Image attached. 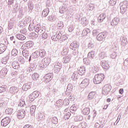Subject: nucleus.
Returning a JSON list of instances; mask_svg holds the SVG:
<instances>
[{"label":"nucleus","instance_id":"f257e3e1","mask_svg":"<svg viewBox=\"0 0 128 128\" xmlns=\"http://www.w3.org/2000/svg\"><path fill=\"white\" fill-rule=\"evenodd\" d=\"M105 78V75L104 74H95L94 78V82L95 84H100Z\"/></svg>","mask_w":128,"mask_h":128},{"label":"nucleus","instance_id":"f03ea898","mask_svg":"<svg viewBox=\"0 0 128 128\" xmlns=\"http://www.w3.org/2000/svg\"><path fill=\"white\" fill-rule=\"evenodd\" d=\"M50 59L44 58L42 60V62L38 65L40 68H46L47 66L50 64Z\"/></svg>","mask_w":128,"mask_h":128},{"label":"nucleus","instance_id":"7ed1b4c3","mask_svg":"<svg viewBox=\"0 0 128 128\" xmlns=\"http://www.w3.org/2000/svg\"><path fill=\"white\" fill-rule=\"evenodd\" d=\"M111 90L110 86L108 85L105 86L103 88L102 94L104 96L108 95Z\"/></svg>","mask_w":128,"mask_h":128},{"label":"nucleus","instance_id":"20e7f679","mask_svg":"<svg viewBox=\"0 0 128 128\" xmlns=\"http://www.w3.org/2000/svg\"><path fill=\"white\" fill-rule=\"evenodd\" d=\"M26 116V112L24 110H19L18 111L17 117L19 119H22Z\"/></svg>","mask_w":128,"mask_h":128},{"label":"nucleus","instance_id":"39448f33","mask_svg":"<svg viewBox=\"0 0 128 128\" xmlns=\"http://www.w3.org/2000/svg\"><path fill=\"white\" fill-rule=\"evenodd\" d=\"M120 10L122 12H126V10H128V2L126 1L124 2L121 4Z\"/></svg>","mask_w":128,"mask_h":128},{"label":"nucleus","instance_id":"423d86ee","mask_svg":"<svg viewBox=\"0 0 128 128\" xmlns=\"http://www.w3.org/2000/svg\"><path fill=\"white\" fill-rule=\"evenodd\" d=\"M10 122V120L8 117L4 118L1 121V125L3 126H6Z\"/></svg>","mask_w":128,"mask_h":128},{"label":"nucleus","instance_id":"0eeeda50","mask_svg":"<svg viewBox=\"0 0 128 128\" xmlns=\"http://www.w3.org/2000/svg\"><path fill=\"white\" fill-rule=\"evenodd\" d=\"M52 74L51 73L47 74L44 77L45 82L46 83L50 82L52 79Z\"/></svg>","mask_w":128,"mask_h":128},{"label":"nucleus","instance_id":"6e6552de","mask_svg":"<svg viewBox=\"0 0 128 128\" xmlns=\"http://www.w3.org/2000/svg\"><path fill=\"white\" fill-rule=\"evenodd\" d=\"M120 18H115L112 22H111V24L112 26H116L117 24H118L120 22Z\"/></svg>","mask_w":128,"mask_h":128},{"label":"nucleus","instance_id":"1a4fd4ad","mask_svg":"<svg viewBox=\"0 0 128 128\" xmlns=\"http://www.w3.org/2000/svg\"><path fill=\"white\" fill-rule=\"evenodd\" d=\"M104 38V33L100 32L97 35L96 40L98 41L103 40Z\"/></svg>","mask_w":128,"mask_h":128},{"label":"nucleus","instance_id":"9d476101","mask_svg":"<svg viewBox=\"0 0 128 128\" xmlns=\"http://www.w3.org/2000/svg\"><path fill=\"white\" fill-rule=\"evenodd\" d=\"M61 38V36L60 34L56 33L52 37V39L54 41H58Z\"/></svg>","mask_w":128,"mask_h":128},{"label":"nucleus","instance_id":"9b49d317","mask_svg":"<svg viewBox=\"0 0 128 128\" xmlns=\"http://www.w3.org/2000/svg\"><path fill=\"white\" fill-rule=\"evenodd\" d=\"M88 21L86 19V18L84 17L83 18H82V21H81V24L83 26H86L88 24Z\"/></svg>","mask_w":128,"mask_h":128},{"label":"nucleus","instance_id":"f8f14e48","mask_svg":"<svg viewBox=\"0 0 128 128\" xmlns=\"http://www.w3.org/2000/svg\"><path fill=\"white\" fill-rule=\"evenodd\" d=\"M6 50V46L3 44H0V54H2Z\"/></svg>","mask_w":128,"mask_h":128},{"label":"nucleus","instance_id":"ddd939ff","mask_svg":"<svg viewBox=\"0 0 128 128\" xmlns=\"http://www.w3.org/2000/svg\"><path fill=\"white\" fill-rule=\"evenodd\" d=\"M90 113V110L88 108H86L82 110V114L84 115H88Z\"/></svg>","mask_w":128,"mask_h":128},{"label":"nucleus","instance_id":"4468645a","mask_svg":"<svg viewBox=\"0 0 128 128\" xmlns=\"http://www.w3.org/2000/svg\"><path fill=\"white\" fill-rule=\"evenodd\" d=\"M64 114H65L64 116V119L65 120H68L71 114L70 112H68V110H65Z\"/></svg>","mask_w":128,"mask_h":128},{"label":"nucleus","instance_id":"2eb2a0df","mask_svg":"<svg viewBox=\"0 0 128 128\" xmlns=\"http://www.w3.org/2000/svg\"><path fill=\"white\" fill-rule=\"evenodd\" d=\"M88 84L89 80L88 79L84 80L81 83L82 86H84V88H86Z\"/></svg>","mask_w":128,"mask_h":128},{"label":"nucleus","instance_id":"dca6fc26","mask_svg":"<svg viewBox=\"0 0 128 128\" xmlns=\"http://www.w3.org/2000/svg\"><path fill=\"white\" fill-rule=\"evenodd\" d=\"M6 74H7L6 68H4L0 71V76L2 78H4V77L6 76Z\"/></svg>","mask_w":128,"mask_h":128},{"label":"nucleus","instance_id":"f3484780","mask_svg":"<svg viewBox=\"0 0 128 128\" xmlns=\"http://www.w3.org/2000/svg\"><path fill=\"white\" fill-rule=\"evenodd\" d=\"M96 92H90L88 95V98L90 100L94 99L96 97Z\"/></svg>","mask_w":128,"mask_h":128},{"label":"nucleus","instance_id":"a211bd4d","mask_svg":"<svg viewBox=\"0 0 128 128\" xmlns=\"http://www.w3.org/2000/svg\"><path fill=\"white\" fill-rule=\"evenodd\" d=\"M105 18H106L105 14H100V15L98 18V21L100 22H102L104 20Z\"/></svg>","mask_w":128,"mask_h":128},{"label":"nucleus","instance_id":"6ab92c4d","mask_svg":"<svg viewBox=\"0 0 128 128\" xmlns=\"http://www.w3.org/2000/svg\"><path fill=\"white\" fill-rule=\"evenodd\" d=\"M90 32V30L89 28H86L83 30L82 33V35L83 36H86Z\"/></svg>","mask_w":128,"mask_h":128},{"label":"nucleus","instance_id":"aec40b11","mask_svg":"<svg viewBox=\"0 0 128 128\" xmlns=\"http://www.w3.org/2000/svg\"><path fill=\"white\" fill-rule=\"evenodd\" d=\"M18 92V90L16 87L12 86L10 88V92L11 94H15L16 93Z\"/></svg>","mask_w":128,"mask_h":128},{"label":"nucleus","instance_id":"412c9836","mask_svg":"<svg viewBox=\"0 0 128 128\" xmlns=\"http://www.w3.org/2000/svg\"><path fill=\"white\" fill-rule=\"evenodd\" d=\"M13 68L15 70H18L19 68L20 65L18 62L14 61L12 64Z\"/></svg>","mask_w":128,"mask_h":128},{"label":"nucleus","instance_id":"4be33fe9","mask_svg":"<svg viewBox=\"0 0 128 128\" xmlns=\"http://www.w3.org/2000/svg\"><path fill=\"white\" fill-rule=\"evenodd\" d=\"M101 66L103 68L108 69V64L106 62L103 61L101 64Z\"/></svg>","mask_w":128,"mask_h":128},{"label":"nucleus","instance_id":"5701e85b","mask_svg":"<svg viewBox=\"0 0 128 128\" xmlns=\"http://www.w3.org/2000/svg\"><path fill=\"white\" fill-rule=\"evenodd\" d=\"M16 38L22 40H24L26 38V36H24V35H22V34H17Z\"/></svg>","mask_w":128,"mask_h":128},{"label":"nucleus","instance_id":"b1692460","mask_svg":"<svg viewBox=\"0 0 128 128\" xmlns=\"http://www.w3.org/2000/svg\"><path fill=\"white\" fill-rule=\"evenodd\" d=\"M39 78L38 74L34 72L32 75V78L34 80H37Z\"/></svg>","mask_w":128,"mask_h":128},{"label":"nucleus","instance_id":"393cba45","mask_svg":"<svg viewBox=\"0 0 128 128\" xmlns=\"http://www.w3.org/2000/svg\"><path fill=\"white\" fill-rule=\"evenodd\" d=\"M30 86L28 84H25L22 86V90L24 91H27L28 89L30 88Z\"/></svg>","mask_w":128,"mask_h":128},{"label":"nucleus","instance_id":"a878e982","mask_svg":"<svg viewBox=\"0 0 128 128\" xmlns=\"http://www.w3.org/2000/svg\"><path fill=\"white\" fill-rule=\"evenodd\" d=\"M36 106H30V112L32 114H34V112H36Z\"/></svg>","mask_w":128,"mask_h":128},{"label":"nucleus","instance_id":"bb28decb","mask_svg":"<svg viewBox=\"0 0 128 128\" xmlns=\"http://www.w3.org/2000/svg\"><path fill=\"white\" fill-rule=\"evenodd\" d=\"M86 72V68H80L79 69V72L78 74H80V75L82 76L83 74H84Z\"/></svg>","mask_w":128,"mask_h":128},{"label":"nucleus","instance_id":"cd10ccee","mask_svg":"<svg viewBox=\"0 0 128 128\" xmlns=\"http://www.w3.org/2000/svg\"><path fill=\"white\" fill-rule=\"evenodd\" d=\"M22 55L25 58H26L27 56H28V50L26 49H24L23 50H22Z\"/></svg>","mask_w":128,"mask_h":128},{"label":"nucleus","instance_id":"c85d7f7f","mask_svg":"<svg viewBox=\"0 0 128 128\" xmlns=\"http://www.w3.org/2000/svg\"><path fill=\"white\" fill-rule=\"evenodd\" d=\"M49 12V10L48 9L44 10L42 12V15L43 16L46 17L48 16Z\"/></svg>","mask_w":128,"mask_h":128},{"label":"nucleus","instance_id":"c756f323","mask_svg":"<svg viewBox=\"0 0 128 128\" xmlns=\"http://www.w3.org/2000/svg\"><path fill=\"white\" fill-rule=\"evenodd\" d=\"M18 50L16 48L13 49L12 50V55L13 56H16L18 55Z\"/></svg>","mask_w":128,"mask_h":128},{"label":"nucleus","instance_id":"7c9ffc66","mask_svg":"<svg viewBox=\"0 0 128 128\" xmlns=\"http://www.w3.org/2000/svg\"><path fill=\"white\" fill-rule=\"evenodd\" d=\"M46 116L44 114L40 113L38 114V118L40 120H44Z\"/></svg>","mask_w":128,"mask_h":128},{"label":"nucleus","instance_id":"2f4dec72","mask_svg":"<svg viewBox=\"0 0 128 128\" xmlns=\"http://www.w3.org/2000/svg\"><path fill=\"white\" fill-rule=\"evenodd\" d=\"M5 112L7 114H11L12 113V110L10 108H7L5 110Z\"/></svg>","mask_w":128,"mask_h":128},{"label":"nucleus","instance_id":"473e14b6","mask_svg":"<svg viewBox=\"0 0 128 128\" xmlns=\"http://www.w3.org/2000/svg\"><path fill=\"white\" fill-rule=\"evenodd\" d=\"M32 94L34 97L35 98H38L40 95V93L38 91H34L32 93Z\"/></svg>","mask_w":128,"mask_h":128},{"label":"nucleus","instance_id":"72a5a7b5","mask_svg":"<svg viewBox=\"0 0 128 128\" xmlns=\"http://www.w3.org/2000/svg\"><path fill=\"white\" fill-rule=\"evenodd\" d=\"M20 105L21 108H24V106H26V102L24 99H21L20 102Z\"/></svg>","mask_w":128,"mask_h":128},{"label":"nucleus","instance_id":"f704fd0d","mask_svg":"<svg viewBox=\"0 0 128 128\" xmlns=\"http://www.w3.org/2000/svg\"><path fill=\"white\" fill-rule=\"evenodd\" d=\"M6 90V86L5 85L2 86L0 87V93L4 92Z\"/></svg>","mask_w":128,"mask_h":128},{"label":"nucleus","instance_id":"c9c22d12","mask_svg":"<svg viewBox=\"0 0 128 128\" xmlns=\"http://www.w3.org/2000/svg\"><path fill=\"white\" fill-rule=\"evenodd\" d=\"M66 12V9L64 7H62L60 8L59 12L60 14H64Z\"/></svg>","mask_w":128,"mask_h":128},{"label":"nucleus","instance_id":"e433bc0d","mask_svg":"<svg viewBox=\"0 0 128 128\" xmlns=\"http://www.w3.org/2000/svg\"><path fill=\"white\" fill-rule=\"evenodd\" d=\"M35 99L36 98H34V95L32 94L29 95L30 102H33Z\"/></svg>","mask_w":128,"mask_h":128},{"label":"nucleus","instance_id":"4c0bfd02","mask_svg":"<svg viewBox=\"0 0 128 128\" xmlns=\"http://www.w3.org/2000/svg\"><path fill=\"white\" fill-rule=\"evenodd\" d=\"M117 0H110L109 3L111 6H114L116 4Z\"/></svg>","mask_w":128,"mask_h":128},{"label":"nucleus","instance_id":"58836bf2","mask_svg":"<svg viewBox=\"0 0 128 128\" xmlns=\"http://www.w3.org/2000/svg\"><path fill=\"white\" fill-rule=\"evenodd\" d=\"M70 46L72 50H76V49L77 48L78 44L76 43H72Z\"/></svg>","mask_w":128,"mask_h":128},{"label":"nucleus","instance_id":"ea45409f","mask_svg":"<svg viewBox=\"0 0 128 128\" xmlns=\"http://www.w3.org/2000/svg\"><path fill=\"white\" fill-rule=\"evenodd\" d=\"M70 61V58L68 57V56H66L64 58V62L65 64L68 63Z\"/></svg>","mask_w":128,"mask_h":128},{"label":"nucleus","instance_id":"a19ab883","mask_svg":"<svg viewBox=\"0 0 128 128\" xmlns=\"http://www.w3.org/2000/svg\"><path fill=\"white\" fill-rule=\"evenodd\" d=\"M52 122L54 124H56L58 122V118H56V117H53L52 120Z\"/></svg>","mask_w":128,"mask_h":128},{"label":"nucleus","instance_id":"79ce46f5","mask_svg":"<svg viewBox=\"0 0 128 128\" xmlns=\"http://www.w3.org/2000/svg\"><path fill=\"white\" fill-rule=\"evenodd\" d=\"M40 54H42V57H44L45 54H46V52H45V50H40Z\"/></svg>","mask_w":128,"mask_h":128},{"label":"nucleus","instance_id":"37998d69","mask_svg":"<svg viewBox=\"0 0 128 128\" xmlns=\"http://www.w3.org/2000/svg\"><path fill=\"white\" fill-rule=\"evenodd\" d=\"M70 103L69 100L68 99H65L63 102V104L65 106H68Z\"/></svg>","mask_w":128,"mask_h":128},{"label":"nucleus","instance_id":"c03bdc74","mask_svg":"<svg viewBox=\"0 0 128 128\" xmlns=\"http://www.w3.org/2000/svg\"><path fill=\"white\" fill-rule=\"evenodd\" d=\"M32 44L31 42H28L26 44V46H27L28 48H32Z\"/></svg>","mask_w":128,"mask_h":128},{"label":"nucleus","instance_id":"a18cd8bd","mask_svg":"<svg viewBox=\"0 0 128 128\" xmlns=\"http://www.w3.org/2000/svg\"><path fill=\"white\" fill-rule=\"evenodd\" d=\"M14 2V0H8V6H10L11 4H12Z\"/></svg>","mask_w":128,"mask_h":128},{"label":"nucleus","instance_id":"49530a36","mask_svg":"<svg viewBox=\"0 0 128 128\" xmlns=\"http://www.w3.org/2000/svg\"><path fill=\"white\" fill-rule=\"evenodd\" d=\"M118 92L120 94H123L124 93V90L123 88H120L118 91Z\"/></svg>","mask_w":128,"mask_h":128},{"label":"nucleus","instance_id":"de8ad7c7","mask_svg":"<svg viewBox=\"0 0 128 128\" xmlns=\"http://www.w3.org/2000/svg\"><path fill=\"white\" fill-rule=\"evenodd\" d=\"M23 128H33L32 126H30V124H26L25 125Z\"/></svg>","mask_w":128,"mask_h":128},{"label":"nucleus","instance_id":"09e8293b","mask_svg":"<svg viewBox=\"0 0 128 128\" xmlns=\"http://www.w3.org/2000/svg\"><path fill=\"white\" fill-rule=\"evenodd\" d=\"M70 108L72 110H76V106L75 104H74L71 106Z\"/></svg>","mask_w":128,"mask_h":128},{"label":"nucleus","instance_id":"8fccbe9b","mask_svg":"<svg viewBox=\"0 0 128 128\" xmlns=\"http://www.w3.org/2000/svg\"><path fill=\"white\" fill-rule=\"evenodd\" d=\"M30 36H32V38H34V36H36V33L35 32H31L30 34Z\"/></svg>","mask_w":128,"mask_h":128},{"label":"nucleus","instance_id":"3c124183","mask_svg":"<svg viewBox=\"0 0 128 128\" xmlns=\"http://www.w3.org/2000/svg\"><path fill=\"white\" fill-rule=\"evenodd\" d=\"M42 38H44V39L47 38V35L46 34H43L42 35Z\"/></svg>","mask_w":128,"mask_h":128},{"label":"nucleus","instance_id":"603ef678","mask_svg":"<svg viewBox=\"0 0 128 128\" xmlns=\"http://www.w3.org/2000/svg\"><path fill=\"white\" fill-rule=\"evenodd\" d=\"M56 104H58V106H62V102H56Z\"/></svg>","mask_w":128,"mask_h":128},{"label":"nucleus","instance_id":"864d4df0","mask_svg":"<svg viewBox=\"0 0 128 128\" xmlns=\"http://www.w3.org/2000/svg\"><path fill=\"white\" fill-rule=\"evenodd\" d=\"M17 75V72H12V76H16Z\"/></svg>","mask_w":128,"mask_h":128},{"label":"nucleus","instance_id":"5fc2aeb1","mask_svg":"<svg viewBox=\"0 0 128 128\" xmlns=\"http://www.w3.org/2000/svg\"><path fill=\"white\" fill-rule=\"evenodd\" d=\"M90 53L91 54V55H92L91 57H92V58L93 57H94V52L92 51ZM92 55H93V56H92Z\"/></svg>","mask_w":128,"mask_h":128},{"label":"nucleus","instance_id":"6e6d98bb","mask_svg":"<svg viewBox=\"0 0 128 128\" xmlns=\"http://www.w3.org/2000/svg\"><path fill=\"white\" fill-rule=\"evenodd\" d=\"M98 70H99V68L98 66H96V67H95V71L98 72Z\"/></svg>","mask_w":128,"mask_h":128},{"label":"nucleus","instance_id":"4d7b16f0","mask_svg":"<svg viewBox=\"0 0 128 128\" xmlns=\"http://www.w3.org/2000/svg\"><path fill=\"white\" fill-rule=\"evenodd\" d=\"M108 104H106L104 106V108L105 110H106L107 108L108 107Z\"/></svg>","mask_w":128,"mask_h":128},{"label":"nucleus","instance_id":"13d9d810","mask_svg":"<svg viewBox=\"0 0 128 128\" xmlns=\"http://www.w3.org/2000/svg\"><path fill=\"white\" fill-rule=\"evenodd\" d=\"M111 100L110 98H108L106 100V102H110Z\"/></svg>","mask_w":128,"mask_h":128},{"label":"nucleus","instance_id":"bf43d9fd","mask_svg":"<svg viewBox=\"0 0 128 128\" xmlns=\"http://www.w3.org/2000/svg\"><path fill=\"white\" fill-rule=\"evenodd\" d=\"M14 36H11L10 38L11 40H14Z\"/></svg>","mask_w":128,"mask_h":128},{"label":"nucleus","instance_id":"052dcab7","mask_svg":"<svg viewBox=\"0 0 128 128\" xmlns=\"http://www.w3.org/2000/svg\"><path fill=\"white\" fill-rule=\"evenodd\" d=\"M2 64H6V62H7L6 61H5V62L2 61Z\"/></svg>","mask_w":128,"mask_h":128},{"label":"nucleus","instance_id":"680f3d73","mask_svg":"<svg viewBox=\"0 0 128 128\" xmlns=\"http://www.w3.org/2000/svg\"><path fill=\"white\" fill-rule=\"evenodd\" d=\"M30 6L32 8H33V6H32V5L31 4H30Z\"/></svg>","mask_w":128,"mask_h":128},{"label":"nucleus","instance_id":"e2e57ef3","mask_svg":"<svg viewBox=\"0 0 128 128\" xmlns=\"http://www.w3.org/2000/svg\"><path fill=\"white\" fill-rule=\"evenodd\" d=\"M1 33H2V31H1V30H0V34H1Z\"/></svg>","mask_w":128,"mask_h":128},{"label":"nucleus","instance_id":"0e129e2a","mask_svg":"<svg viewBox=\"0 0 128 128\" xmlns=\"http://www.w3.org/2000/svg\"><path fill=\"white\" fill-rule=\"evenodd\" d=\"M24 2H26L27 0H24Z\"/></svg>","mask_w":128,"mask_h":128},{"label":"nucleus","instance_id":"69168bd1","mask_svg":"<svg viewBox=\"0 0 128 128\" xmlns=\"http://www.w3.org/2000/svg\"><path fill=\"white\" fill-rule=\"evenodd\" d=\"M15 42H14V44Z\"/></svg>","mask_w":128,"mask_h":128}]
</instances>
